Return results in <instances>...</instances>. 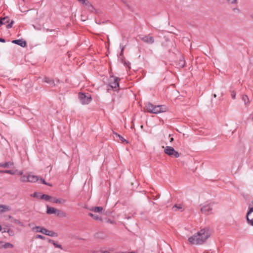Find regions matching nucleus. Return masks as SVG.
Returning a JSON list of instances; mask_svg holds the SVG:
<instances>
[{
	"mask_svg": "<svg viewBox=\"0 0 253 253\" xmlns=\"http://www.w3.org/2000/svg\"><path fill=\"white\" fill-rule=\"evenodd\" d=\"M211 232L209 228L201 229L196 233L188 238L189 242L192 245H202L211 236Z\"/></svg>",
	"mask_w": 253,
	"mask_h": 253,
	"instance_id": "1",
	"label": "nucleus"
},
{
	"mask_svg": "<svg viewBox=\"0 0 253 253\" xmlns=\"http://www.w3.org/2000/svg\"><path fill=\"white\" fill-rule=\"evenodd\" d=\"M79 98L83 104H88L91 100V95L89 93H80Z\"/></svg>",
	"mask_w": 253,
	"mask_h": 253,
	"instance_id": "2",
	"label": "nucleus"
},
{
	"mask_svg": "<svg viewBox=\"0 0 253 253\" xmlns=\"http://www.w3.org/2000/svg\"><path fill=\"white\" fill-rule=\"evenodd\" d=\"M163 148H164L163 146ZM164 152L168 155L174 158H178L179 157L178 152L175 151L173 147L170 146H166L165 147Z\"/></svg>",
	"mask_w": 253,
	"mask_h": 253,
	"instance_id": "3",
	"label": "nucleus"
},
{
	"mask_svg": "<svg viewBox=\"0 0 253 253\" xmlns=\"http://www.w3.org/2000/svg\"><path fill=\"white\" fill-rule=\"evenodd\" d=\"M213 203H210L203 206L201 208V211L203 213L205 214H210L211 213Z\"/></svg>",
	"mask_w": 253,
	"mask_h": 253,
	"instance_id": "4",
	"label": "nucleus"
},
{
	"mask_svg": "<svg viewBox=\"0 0 253 253\" xmlns=\"http://www.w3.org/2000/svg\"><path fill=\"white\" fill-rule=\"evenodd\" d=\"M119 79L117 77H111L109 79L110 86L116 90H118L119 86Z\"/></svg>",
	"mask_w": 253,
	"mask_h": 253,
	"instance_id": "5",
	"label": "nucleus"
},
{
	"mask_svg": "<svg viewBox=\"0 0 253 253\" xmlns=\"http://www.w3.org/2000/svg\"><path fill=\"white\" fill-rule=\"evenodd\" d=\"M168 108L165 105H154L152 113L158 114L167 111Z\"/></svg>",
	"mask_w": 253,
	"mask_h": 253,
	"instance_id": "6",
	"label": "nucleus"
},
{
	"mask_svg": "<svg viewBox=\"0 0 253 253\" xmlns=\"http://www.w3.org/2000/svg\"><path fill=\"white\" fill-rule=\"evenodd\" d=\"M246 217L248 223L253 226V208L250 209Z\"/></svg>",
	"mask_w": 253,
	"mask_h": 253,
	"instance_id": "7",
	"label": "nucleus"
},
{
	"mask_svg": "<svg viewBox=\"0 0 253 253\" xmlns=\"http://www.w3.org/2000/svg\"><path fill=\"white\" fill-rule=\"evenodd\" d=\"M47 211L46 212L48 214H57V215H60L61 211L60 210H58L54 208L50 207L48 206H46Z\"/></svg>",
	"mask_w": 253,
	"mask_h": 253,
	"instance_id": "8",
	"label": "nucleus"
},
{
	"mask_svg": "<svg viewBox=\"0 0 253 253\" xmlns=\"http://www.w3.org/2000/svg\"><path fill=\"white\" fill-rule=\"evenodd\" d=\"M140 39L143 42L148 44H152L154 42V40L152 37L145 36L141 37Z\"/></svg>",
	"mask_w": 253,
	"mask_h": 253,
	"instance_id": "9",
	"label": "nucleus"
},
{
	"mask_svg": "<svg viewBox=\"0 0 253 253\" xmlns=\"http://www.w3.org/2000/svg\"><path fill=\"white\" fill-rule=\"evenodd\" d=\"M47 230L46 228L40 226H35L32 229V230L34 232L42 233L45 235L46 233Z\"/></svg>",
	"mask_w": 253,
	"mask_h": 253,
	"instance_id": "10",
	"label": "nucleus"
},
{
	"mask_svg": "<svg viewBox=\"0 0 253 253\" xmlns=\"http://www.w3.org/2000/svg\"><path fill=\"white\" fill-rule=\"evenodd\" d=\"M11 210V207L8 205H0V214L8 212Z\"/></svg>",
	"mask_w": 253,
	"mask_h": 253,
	"instance_id": "11",
	"label": "nucleus"
},
{
	"mask_svg": "<svg viewBox=\"0 0 253 253\" xmlns=\"http://www.w3.org/2000/svg\"><path fill=\"white\" fill-rule=\"evenodd\" d=\"M84 5L89 11L91 12H95L96 13L97 12L95 8L89 1L86 0L85 3L84 4Z\"/></svg>",
	"mask_w": 253,
	"mask_h": 253,
	"instance_id": "12",
	"label": "nucleus"
},
{
	"mask_svg": "<svg viewBox=\"0 0 253 253\" xmlns=\"http://www.w3.org/2000/svg\"><path fill=\"white\" fill-rule=\"evenodd\" d=\"M12 42L17 44L23 47H24L26 46V42L23 40H13L12 41Z\"/></svg>",
	"mask_w": 253,
	"mask_h": 253,
	"instance_id": "13",
	"label": "nucleus"
},
{
	"mask_svg": "<svg viewBox=\"0 0 253 253\" xmlns=\"http://www.w3.org/2000/svg\"><path fill=\"white\" fill-rule=\"evenodd\" d=\"M51 202L56 204H64L66 202V200L62 198L52 197Z\"/></svg>",
	"mask_w": 253,
	"mask_h": 253,
	"instance_id": "14",
	"label": "nucleus"
},
{
	"mask_svg": "<svg viewBox=\"0 0 253 253\" xmlns=\"http://www.w3.org/2000/svg\"><path fill=\"white\" fill-rule=\"evenodd\" d=\"M154 105H153L152 104L150 103H147L146 105H145V107L144 108V109L149 112V113H152V112H153V108H154Z\"/></svg>",
	"mask_w": 253,
	"mask_h": 253,
	"instance_id": "15",
	"label": "nucleus"
},
{
	"mask_svg": "<svg viewBox=\"0 0 253 253\" xmlns=\"http://www.w3.org/2000/svg\"><path fill=\"white\" fill-rule=\"evenodd\" d=\"M39 180L38 176L35 175L29 174V182H35Z\"/></svg>",
	"mask_w": 253,
	"mask_h": 253,
	"instance_id": "16",
	"label": "nucleus"
},
{
	"mask_svg": "<svg viewBox=\"0 0 253 253\" xmlns=\"http://www.w3.org/2000/svg\"><path fill=\"white\" fill-rule=\"evenodd\" d=\"M90 210L96 213H101L103 211V208L101 207H92Z\"/></svg>",
	"mask_w": 253,
	"mask_h": 253,
	"instance_id": "17",
	"label": "nucleus"
},
{
	"mask_svg": "<svg viewBox=\"0 0 253 253\" xmlns=\"http://www.w3.org/2000/svg\"><path fill=\"white\" fill-rule=\"evenodd\" d=\"M13 165L12 162H8L3 163H0V167L2 168H10Z\"/></svg>",
	"mask_w": 253,
	"mask_h": 253,
	"instance_id": "18",
	"label": "nucleus"
},
{
	"mask_svg": "<svg viewBox=\"0 0 253 253\" xmlns=\"http://www.w3.org/2000/svg\"><path fill=\"white\" fill-rule=\"evenodd\" d=\"M172 208H173V210L175 211H183V210H184L182 205H181V204H175L173 207Z\"/></svg>",
	"mask_w": 253,
	"mask_h": 253,
	"instance_id": "19",
	"label": "nucleus"
},
{
	"mask_svg": "<svg viewBox=\"0 0 253 253\" xmlns=\"http://www.w3.org/2000/svg\"><path fill=\"white\" fill-rule=\"evenodd\" d=\"M43 81L44 82H46L52 85H55L54 81L53 80L50 79L47 77H44L43 79Z\"/></svg>",
	"mask_w": 253,
	"mask_h": 253,
	"instance_id": "20",
	"label": "nucleus"
},
{
	"mask_svg": "<svg viewBox=\"0 0 253 253\" xmlns=\"http://www.w3.org/2000/svg\"><path fill=\"white\" fill-rule=\"evenodd\" d=\"M88 215L92 217L94 219L96 220L100 221L102 220V218L100 216L98 215L93 214L92 213H89Z\"/></svg>",
	"mask_w": 253,
	"mask_h": 253,
	"instance_id": "21",
	"label": "nucleus"
},
{
	"mask_svg": "<svg viewBox=\"0 0 253 253\" xmlns=\"http://www.w3.org/2000/svg\"><path fill=\"white\" fill-rule=\"evenodd\" d=\"M46 235L50 236V237H56L57 234L51 230H47Z\"/></svg>",
	"mask_w": 253,
	"mask_h": 253,
	"instance_id": "22",
	"label": "nucleus"
},
{
	"mask_svg": "<svg viewBox=\"0 0 253 253\" xmlns=\"http://www.w3.org/2000/svg\"><path fill=\"white\" fill-rule=\"evenodd\" d=\"M242 100L244 102L245 105H247L250 103V100H249V97L247 95H243Z\"/></svg>",
	"mask_w": 253,
	"mask_h": 253,
	"instance_id": "23",
	"label": "nucleus"
},
{
	"mask_svg": "<svg viewBox=\"0 0 253 253\" xmlns=\"http://www.w3.org/2000/svg\"><path fill=\"white\" fill-rule=\"evenodd\" d=\"M40 198L42 199H44L46 201H49L51 202L52 197L47 195L43 194L41 196Z\"/></svg>",
	"mask_w": 253,
	"mask_h": 253,
	"instance_id": "24",
	"label": "nucleus"
},
{
	"mask_svg": "<svg viewBox=\"0 0 253 253\" xmlns=\"http://www.w3.org/2000/svg\"><path fill=\"white\" fill-rule=\"evenodd\" d=\"M13 247H14L13 245L10 243H4V244L3 245V248L5 249H8V248H13Z\"/></svg>",
	"mask_w": 253,
	"mask_h": 253,
	"instance_id": "25",
	"label": "nucleus"
},
{
	"mask_svg": "<svg viewBox=\"0 0 253 253\" xmlns=\"http://www.w3.org/2000/svg\"><path fill=\"white\" fill-rule=\"evenodd\" d=\"M20 181L23 182H29V174L26 175H23L22 176L20 179Z\"/></svg>",
	"mask_w": 253,
	"mask_h": 253,
	"instance_id": "26",
	"label": "nucleus"
},
{
	"mask_svg": "<svg viewBox=\"0 0 253 253\" xmlns=\"http://www.w3.org/2000/svg\"><path fill=\"white\" fill-rule=\"evenodd\" d=\"M114 134L115 135V138H119L123 142H126V140L122 136H121L120 134H118L117 133H114Z\"/></svg>",
	"mask_w": 253,
	"mask_h": 253,
	"instance_id": "27",
	"label": "nucleus"
},
{
	"mask_svg": "<svg viewBox=\"0 0 253 253\" xmlns=\"http://www.w3.org/2000/svg\"><path fill=\"white\" fill-rule=\"evenodd\" d=\"M12 222L15 223L16 225H20V226H21L22 227H24V224L22 222L20 221L19 220L16 219L15 218L13 219V221Z\"/></svg>",
	"mask_w": 253,
	"mask_h": 253,
	"instance_id": "28",
	"label": "nucleus"
},
{
	"mask_svg": "<svg viewBox=\"0 0 253 253\" xmlns=\"http://www.w3.org/2000/svg\"><path fill=\"white\" fill-rule=\"evenodd\" d=\"M1 21L2 22V25H4L8 23L9 21V18L8 17H4L3 18H0Z\"/></svg>",
	"mask_w": 253,
	"mask_h": 253,
	"instance_id": "29",
	"label": "nucleus"
},
{
	"mask_svg": "<svg viewBox=\"0 0 253 253\" xmlns=\"http://www.w3.org/2000/svg\"><path fill=\"white\" fill-rule=\"evenodd\" d=\"M49 242H50V243H52L53 244V245L56 247V248H59V249H62V247L61 246V245H59V244H57L56 242H55L54 241H52L50 239H49Z\"/></svg>",
	"mask_w": 253,
	"mask_h": 253,
	"instance_id": "30",
	"label": "nucleus"
},
{
	"mask_svg": "<svg viewBox=\"0 0 253 253\" xmlns=\"http://www.w3.org/2000/svg\"><path fill=\"white\" fill-rule=\"evenodd\" d=\"M0 172L3 173H9L11 174H14L15 173L14 171L12 170H2Z\"/></svg>",
	"mask_w": 253,
	"mask_h": 253,
	"instance_id": "31",
	"label": "nucleus"
},
{
	"mask_svg": "<svg viewBox=\"0 0 253 253\" xmlns=\"http://www.w3.org/2000/svg\"><path fill=\"white\" fill-rule=\"evenodd\" d=\"M227 2L230 4H236L238 2V0H227Z\"/></svg>",
	"mask_w": 253,
	"mask_h": 253,
	"instance_id": "32",
	"label": "nucleus"
},
{
	"mask_svg": "<svg viewBox=\"0 0 253 253\" xmlns=\"http://www.w3.org/2000/svg\"><path fill=\"white\" fill-rule=\"evenodd\" d=\"M94 236L96 238L103 239L104 237L102 234L99 233H96Z\"/></svg>",
	"mask_w": 253,
	"mask_h": 253,
	"instance_id": "33",
	"label": "nucleus"
},
{
	"mask_svg": "<svg viewBox=\"0 0 253 253\" xmlns=\"http://www.w3.org/2000/svg\"><path fill=\"white\" fill-rule=\"evenodd\" d=\"M36 238L37 239H42V240H45V238L41 235H37L36 236Z\"/></svg>",
	"mask_w": 253,
	"mask_h": 253,
	"instance_id": "34",
	"label": "nucleus"
},
{
	"mask_svg": "<svg viewBox=\"0 0 253 253\" xmlns=\"http://www.w3.org/2000/svg\"><path fill=\"white\" fill-rule=\"evenodd\" d=\"M13 23V21H12L9 24L6 25V28L9 29L11 28L12 26V24Z\"/></svg>",
	"mask_w": 253,
	"mask_h": 253,
	"instance_id": "35",
	"label": "nucleus"
},
{
	"mask_svg": "<svg viewBox=\"0 0 253 253\" xmlns=\"http://www.w3.org/2000/svg\"><path fill=\"white\" fill-rule=\"evenodd\" d=\"M7 232L9 233L10 236L14 235V232L12 230L8 229Z\"/></svg>",
	"mask_w": 253,
	"mask_h": 253,
	"instance_id": "36",
	"label": "nucleus"
},
{
	"mask_svg": "<svg viewBox=\"0 0 253 253\" xmlns=\"http://www.w3.org/2000/svg\"><path fill=\"white\" fill-rule=\"evenodd\" d=\"M120 47L121 48V52L120 53V55H123V51H124V46H123L121 44H120Z\"/></svg>",
	"mask_w": 253,
	"mask_h": 253,
	"instance_id": "37",
	"label": "nucleus"
},
{
	"mask_svg": "<svg viewBox=\"0 0 253 253\" xmlns=\"http://www.w3.org/2000/svg\"><path fill=\"white\" fill-rule=\"evenodd\" d=\"M231 96L233 99L236 98V93L234 91H233L231 93Z\"/></svg>",
	"mask_w": 253,
	"mask_h": 253,
	"instance_id": "38",
	"label": "nucleus"
},
{
	"mask_svg": "<svg viewBox=\"0 0 253 253\" xmlns=\"http://www.w3.org/2000/svg\"><path fill=\"white\" fill-rule=\"evenodd\" d=\"M40 181H41V182H42V183H43V184L47 185V183H46V182H45V181L43 179H42V178H41V179H40Z\"/></svg>",
	"mask_w": 253,
	"mask_h": 253,
	"instance_id": "39",
	"label": "nucleus"
},
{
	"mask_svg": "<svg viewBox=\"0 0 253 253\" xmlns=\"http://www.w3.org/2000/svg\"><path fill=\"white\" fill-rule=\"evenodd\" d=\"M31 196H33V197H35V198H38V193L37 192H35L34 194H33L32 195H31Z\"/></svg>",
	"mask_w": 253,
	"mask_h": 253,
	"instance_id": "40",
	"label": "nucleus"
},
{
	"mask_svg": "<svg viewBox=\"0 0 253 253\" xmlns=\"http://www.w3.org/2000/svg\"><path fill=\"white\" fill-rule=\"evenodd\" d=\"M0 231H1L2 233L6 232L5 229H3H3L1 225H0Z\"/></svg>",
	"mask_w": 253,
	"mask_h": 253,
	"instance_id": "41",
	"label": "nucleus"
},
{
	"mask_svg": "<svg viewBox=\"0 0 253 253\" xmlns=\"http://www.w3.org/2000/svg\"><path fill=\"white\" fill-rule=\"evenodd\" d=\"M3 244H4V242L0 241V249L3 248Z\"/></svg>",
	"mask_w": 253,
	"mask_h": 253,
	"instance_id": "42",
	"label": "nucleus"
},
{
	"mask_svg": "<svg viewBox=\"0 0 253 253\" xmlns=\"http://www.w3.org/2000/svg\"><path fill=\"white\" fill-rule=\"evenodd\" d=\"M7 218L8 219H10L11 222H12L13 221V219H14V218L12 216H11V215H8L7 216Z\"/></svg>",
	"mask_w": 253,
	"mask_h": 253,
	"instance_id": "43",
	"label": "nucleus"
},
{
	"mask_svg": "<svg viewBox=\"0 0 253 253\" xmlns=\"http://www.w3.org/2000/svg\"><path fill=\"white\" fill-rule=\"evenodd\" d=\"M79 1L82 2L83 4H84L87 0H78Z\"/></svg>",
	"mask_w": 253,
	"mask_h": 253,
	"instance_id": "44",
	"label": "nucleus"
},
{
	"mask_svg": "<svg viewBox=\"0 0 253 253\" xmlns=\"http://www.w3.org/2000/svg\"><path fill=\"white\" fill-rule=\"evenodd\" d=\"M0 42H5V40L4 39L0 38Z\"/></svg>",
	"mask_w": 253,
	"mask_h": 253,
	"instance_id": "45",
	"label": "nucleus"
},
{
	"mask_svg": "<svg viewBox=\"0 0 253 253\" xmlns=\"http://www.w3.org/2000/svg\"><path fill=\"white\" fill-rule=\"evenodd\" d=\"M233 10L234 11H239V10L238 8H233Z\"/></svg>",
	"mask_w": 253,
	"mask_h": 253,
	"instance_id": "46",
	"label": "nucleus"
},
{
	"mask_svg": "<svg viewBox=\"0 0 253 253\" xmlns=\"http://www.w3.org/2000/svg\"><path fill=\"white\" fill-rule=\"evenodd\" d=\"M2 25V22L1 21V19L0 18V26Z\"/></svg>",
	"mask_w": 253,
	"mask_h": 253,
	"instance_id": "47",
	"label": "nucleus"
},
{
	"mask_svg": "<svg viewBox=\"0 0 253 253\" xmlns=\"http://www.w3.org/2000/svg\"><path fill=\"white\" fill-rule=\"evenodd\" d=\"M173 141V138L172 137L170 138V142H171L172 141Z\"/></svg>",
	"mask_w": 253,
	"mask_h": 253,
	"instance_id": "48",
	"label": "nucleus"
},
{
	"mask_svg": "<svg viewBox=\"0 0 253 253\" xmlns=\"http://www.w3.org/2000/svg\"><path fill=\"white\" fill-rule=\"evenodd\" d=\"M102 253H110L108 251H103L102 252Z\"/></svg>",
	"mask_w": 253,
	"mask_h": 253,
	"instance_id": "49",
	"label": "nucleus"
},
{
	"mask_svg": "<svg viewBox=\"0 0 253 253\" xmlns=\"http://www.w3.org/2000/svg\"><path fill=\"white\" fill-rule=\"evenodd\" d=\"M23 174V171H20L19 172V174L22 175Z\"/></svg>",
	"mask_w": 253,
	"mask_h": 253,
	"instance_id": "50",
	"label": "nucleus"
},
{
	"mask_svg": "<svg viewBox=\"0 0 253 253\" xmlns=\"http://www.w3.org/2000/svg\"><path fill=\"white\" fill-rule=\"evenodd\" d=\"M126 66L129 67V64H127L126 63H125Z\"/></svg>",
	"mask_w": 253,
	"mask_h": 253,
	"instance_id": "51",
	"label": "nucleus"
},
{
	"mask_svg": "<svg viewBox=\"0 0 253 253\" xmlns=\"http://www.w3.org/2000/svg\"><path fill=\"white\" fill-rule=\"evenodd\" d=\"M251 17L253 19V14L251 15Z\"/></svg>",
	"mask_w": 253,
	"mask_h": 253,
	"instance_id": "52",
	"label": "nucleus"
},
{
	"mask_svg": "<svg viewBox=\"0 0 253 253\" xmlns=\"http://www.w3.org/2000/svg\"><path fill=\"white\" fill-rule=\"evenodd\" d=\"M47 185H49V186H51V184H49V183H47Z\"/></svg>",
	"mask_w": 253,
	"mask_h": 253,
	"instance_id": "53",
	"label": "nucleus"
},
{
	"mask_svg": "<svg viewBox=\"0 0 253 253\" xmlns=\"http://www.w3.org/2000/svg\"><path fill=\"white\" fill-rule=\"evenodd\" d=\"M214 97H216V94H214Z\"/></svg>",
	"mask_w": 253,
	"mask_h": 253,
	"instance_id": "54",
	"label": "nucleus"
},
{
	"mask_svg": "<svg viewBox=\"0 0 253 253\" xmlns=\"http://www.w3.org/2000/svg\"><path fill=\"white\" fill-rule=\"evenodd\" d=\"M181 66H182V67H184V64H182Z\"/></svg>",
	"mask_w": 253,
	"mask_h": 253,
	"instance_id": "55",
	"label": "nucleus"
},
{
	"mask_svg": "<svg viewBox=\"0 0 253 253\" xmlns=\"http://www.w3.org/2000/svg\"><path fill=\"white\" fill-rule=\"evenodd\" d=\"M240 162V160H238V162L239 163Z\"/></svg>",
	"mask_w": 253,
	"mask_h": 253,
	"instance_id": "56",
	"label": "nucleus"
},
{
	"mask_svg": "<svg viewBox=\"0 0 253 253\" xmlns=\"http://www.w3.org/2000/svg\"><path fill=\"white\" fill-rule=\"evenodd\" d=\"M133 253V252H130V253Z\"/></svg>",
	"mask_w": 253,
	"mask_h": 253,
	"instance_id": "57",
	"label": "nucleus"
}]
</instances>
